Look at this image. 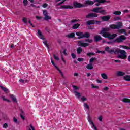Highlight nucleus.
<instances>
[{
  "label": "nucleus",
  "mask_w": 130,
  "mask_h": 130,
  "mask_svg": "<svg viewBox=\"0 0 130 130\" xmlns=\"http://www.w3.org/2000/svg\"><path fill=\"white\" fill-rule=\"evenodd\" d=\"M71 56H72V58H73V59L76 58V54H75V53H72Z\"/></svg>",
  "instance_id": "61"
},
{
  "label": "nucleus",
  "mask_w": 130,
  "mask_h": 130,
  "mask_svg": "<svg viewBox=\"0 0 130 130\" xmlns=\"http://www.w3.org/2000/svg\"><path fill=\"white\" fill-rule=\"evenodd\" d=\"M85 42H88L89 43H92V42H93V40L85 39Z\"/></svg>",
  "instance_id": "48"
},
{
  "label": "nucleus",
  "mask_w": 130,
  "mask_h": 130,
  "mask_svg": "<svg viewBox=\"0 0 130 130\" xmlns=\"http://www.w3.org/2000/svg\"><path fill=\"white\" fill-rule=\"evenodd\" d=\"M122 27V23L121 22H118L117 25L115 24H111L110 25V28H111V29H120V28H121Z\"/></svg>",
  "instance_id": "5"
},
{
  "label": "nucleus",
  "mask_w": 130,
  "mask_h": 130,
  "mask_svg": "<svg viewBox=\"0 0 130 130\" xmlns=\"http://www.w3.org/2000/svg\"><path fill=\"white\" fill-rule=\"evenodd\" d=\"M0 88L1 89H2V91H4V92H5V93H6V94H8V93L10 92L8 88L4 87L3 86H0Z\"/></svg>",
  "instance_id": "19"
},
{
  "label": "nucleus",
  "mask_w": 130,
  "mask_h": 130,
  "mask_svg": "<svg viewBox=\"0 0 130 130\" xmlns=\"http://www.w3.org/2000/svg\"><path fill=\"white\" fill-rule=\"evenodd\" d=\"M59 73H60V75H61L62 78H64V76H63V73H62V72H61V71L60 70V69H59L58 70Z\"/></svg>",
  "instance_id": "56"
},
{
  "label": "nucleus",
  "mask_w": 130,
  "mask_h": 130,
  "mask_svg": "<svg viewBox=\"0 0 130 130\" xmlns=\"http://www.w3.org/2000/svg\"><path fill=\"white\" fill-rule=\"evenodd\" d=\"M0 88L1 89H2V91H4V92H5V93H6V94H8V93L10 92L8 88L4 87L3 86H0Z\"/></svg>",
  "instance_id": "18"
},
{
  "label": "nucleus",
  "mask_w": 130,
  "mask_h": 130,
  "mask_svg": "<svg viewBox=\"0 0 130 130\" xmlns=\"http://www.w3.org/2000/svg\"><path fill=\"white\" fill-rule=\"evenodd\" d=\"M96 53H101V54H105V51H99L98 50L96 51Z\"/></svg>",
  "instance_id": "42"
},
{
  "label": "nucleus",
  "mask_w": 130,
  "mask_h": 130,
  "mask_svg": "<svg viewBox=\"0 0 130 130\" xmlns=\"http://www.w3.org/2000/svg\"><path fill=\"white\" fill-rule=\"evenodd\" d=\"M8 127L9 125H8V123H4L3 125V128H8Z\"/></svg>",
  "instance_id": "45"
},
{
  "label": "nucleus",
  "mask_w": 130,
  "mask_h": 130,
  "mask_svg": "<svg viewBox=\"0 0 130 130\" xmlns=\"http://www.w3.org/2000/svg\"><path fill=\"white\" fill-rule=\"evenodd\" d=\"M63 53L66 56L68 55V53H67V49H64V50L63 51Z\"/></svg>",
  "instance_id": "54"
},
{
  "label": "nucleus",
  "mask_w": 130,
  "mask_h": 130,
  "mask_svg": "<svg viewBox=\"0 0 130 130\" xmlns=\"http://www.w3.org/2000/svg\"><path fill=\"white\" fill-rule=\"evenodd\" d=\"M44 20H45V21H48V20H51V17H50V16L49 15H46L44 16Z\"/></svg>",
  "instance_id": "31"
},
{
  "label": "nucleus",
  "mask_w": 130,
  "mask_h": 130,
  "mask_svg": "<svg viewBox=\"0 0 130 130\" xmlns=\"http://www.w3.org/2000/svg\"><path fill=\"white\" fill-rule=\"evenodd\" d=\"M74 94H75V96H76L77 98H80V97H81V93L78 92L77 91H74Z\"/></svg>",
  "instance_id": "26"
},
{
  "label": "nucleus",
  "mask_w": 130,
  "mask_h": 130,
  "mask_svg": "<svg viewBox=\"0 0 130 130\" xmlns=\"http://www.w3.org/2000/svg\"><path fill=\"white\" fill-rule=\"evenodd\" d=\"M95 60H97V58L96 57H92L89 60L90 63H93V62L95 61Z\"/></svg>",
  "instance_id": "32"
},
{
  "label": "nucleus",
  "mask_w": 130,
  "mask_h": 130,
  "mask_svg": "<svg viewBox=\"0 0 130 130\" xmlns=\"http://www.w3.org/2000/svg\"><path fill=\"white\" fill-rule=\"evenodd\" d=\"M91 87L93 89H99V86H95V85L92 84H91Z\"/></svg>",
  "instance_id": "44"
},
{
  "label": "nucleus",
  "mask_w": 130,
  "mask_h": 130,
  "mask_svg": "<svg viewBox=\"0 0 130 130\" xmlns=\"http://www.w3.org/2000/svg\"><path fill=\"white\" fill-rule=\"evenodd\" d=\"M124 80L127 81V82H130V75H126L123 77Z\"/></svg>",
  "instance_id": "25"
},
{
  "label": "nucleus",
  "mask_w": 130,
  "mask_h": 130,
  "mask_svg": "<svg viewBox=\"0 0 130 130\" xmlns=\"http://www.w3.org/2000/svg\"><path fill=\"white\" fill-rule=\"evenodd\" d=\"M24 6H26L28 5V0H23Z\"/></svg>",
  "instance_id": "50"
},
{
  "label": "nucleus",
  "mask_w": 130,
  "mask_h": 130,
  "mask_svg": "<svg viewBox=\"0 0 130 130\" xmlns=\"http://www.w3.org/2000/svg\"><path fill=\"white\" fill-rule=\"evenodd\" d=\"M114 21H118L119 20H121V18L119 17H115L114 18Z\"/></svg>",
  "instance_id": "51"
},
{
  "label": "nucleus",
  "mask_w": 130,
  "mask_h": 130,
  "mask_svg": "<svg viewBox=\"0 0 130 130\" xmlns=\"http://www.w3.org/2000/svg\"><path fill=\"white\" fill-rule=\"evenodd\" d=\"M99 13L102 14L103 15H106V14H107L106 11L104 10H100Z\"/></svg>",
  "instance_id": "36"
},
{
  "label": "nucleus",
  "mask_w": 130,
  "mask_h": 130,
  "mask_svg": "<svg viewBox=\"0 0 130 130\" xmlns=\"http://www.w3.org/2000/svg\"><path fill=\"white\" fill-rule=\"evenodd\" d=\"M10 97L12 99L13 102L14 103H18V101H17V99L15 96V95L13 94H10Z\"/></svg>",
  "instance_id": "15"
},
{
  "label": "nucleus",
  "mask_w": 130,
  "mask_h": 130,
  "mask_svg": "<svg viewBox=\"0 0 130 130\" xmlns=\"http://www.w3.org/2000/svg\"><path fill=\"white\" fill-rule=\"evenodd\" d=\"M86 68L87 69V70H93L94 69L93 63H90L89 64H87V66H86Z\"/></svg>",
  "instance_id": "21"
},
{
  "label": "nucleus",
  "mask_w": 130,
  "mask_h": 130,
  "mask_svg": "<svg viewBox=\"0 0 130 130\" xmlns=\"http://www.w3.org/2000/svg\"><path fill=\"white\" fill-rule=\"evenodd\" d=\"M109 30H110L109 28H102L101 33L103 35V37H105V38H108V39L111 40L115 38V37L117 36V35L115 34L111 35V34L108 33V32Z\"/></svg>",
  "instance_id": "2"
},
{
  "label": "nucleus",
  "mask_w": 130,
  "mask_h": 130,
  "mask_svg": "<svg viewBox=\"0 0 130 130\" xmlns=\"http://www.w3.org/2000/svg\"><path fill=\"white\" fill-rule=\"evenodd\" d=\"M22 22H23L24 24H27L28 23V20H27V18L26 17H23L22 19Z\"/></svg>",
  "instance_id": "41"
},
{
  "label": "nucleus",
  "mask_w": 130,
  "mask_h": 130,
  "mask_svg": "<svg viewBox=\"0 0 130 130\" xmlns=\"http://www.w3.org/2000/svg\"><path fill=\"white\" fill-rule=\"evenodd\" d=\"M98 14L95 13H91L86 15V18L87 19H91V18H97Z\"/></svg>",
  "instance_id": "7"
},
{
  "label": "nucleus",
  "mask_w": 130,
  "mask_h": 130,
  "mask_svg": "<svg viewBox=\"0 0 130 130\" xmlns=\"http://www.w3.org/2000/svg\"><path fill=\"white\" fill-rule=\"evenodd\" d=\"M72 87L74 90V91H77L79 90V87L75 86V85H72Z\"/></svg>",
  "instance_id": "43"
},
{
  "label": "nucleus",
  "mask_w": 130,
  "mask_h": 130,
  "mask_svg": "<svg viewBox=\"0 0 130 130\" xmlns=\"http://www.w3.org/2000/svg\"><path fill=\"white\" fill-rule=\"evenodd\" d=\"M81 101L82 102H85V101H87V98H86V97L85 96H82L81 98Z\"/></svg>",
  "instance_id": "47"
},
{
  "label": "nucleus",
  "mask_w": 130,
  "mask_h": 130,
  "mask_svg": "<svg viewBox=\"0 0 130 130\" xmlns=\"http://www.w3.org/2000/svg\"><path fill=\"white\" fill-rule=\"evenodd\" d=\"M76 35L78 36L75 39H82V38H90L91 35L88 32H85L84 34L83 32L78 31L76 32Z\"/></svg>",
  "instance_id": "3"
},
{
  "label": "nucleus",
  "mask_w": 130,
  "mask_h": 130,
  "mask_svg": "<svg viewBox=\"0 0 130 130\" xmlns=\"http://www.w3.org/2000/svg\"><path fill=\"white\" fill-rule=\"evenodd\" d=\"M30 6L31 7H34V8H36L37 9L40 8L39 6H36L33 4H30Z\"/></svg>",
  "instance_id": "57"
},
{
  "label": "nucleus",
  "mask_w": 130,
  "mask_h": 130,
  "mask_svg": "<svg viewBox=\"0 0 130 130\" xmlns=\"http://www.w3.org/2000/svg\"><path fill=\"white\" fill-rule=\"evenodd\" d=\"M124 40H126V37L124 35H121L116 38L114 41L117 43H121V42H123Z\"/></svg>",
  "instance_id": "4"
},
{
  "label": "nucleus",
  "mask_w": 130,
  "mask_h": 130,
  "mask_svg": "<svg viewBox=\"0 0 130 130\" xmlns=\"http://www.w3.org/2000/svg\"><path fill=\"white\" fill-rule=\"evenodd\" d=\"M120 47H122L123 49H127V50H130V47H128L127 46L120 45Z\"/></svg>",
  "instance_id": "33"
},
{
  "label": "nucleus",
  "mask_w": 130,
  "mask_h": 130,
  "mask_svg": "<svg viewBox=\"0 0 130 130\" xmlns=\"http://www.w3.org/2000/svg\"><path fill=\"white\" fill-rule=\"evenodd\" d=\"M94 42H99V41H101L102 40V38L100 35L95 36L94 37Z\"/></svg>",
  "instance_id": "12"
},
{
  "label": "nucleus",
  "mask_w": 130,
  "mask_h": 130,
  "mask_svg": "<svg viewBox=\"0 0 130 130\" xmlns=\"http://www.w3.org/2000/svg\"><path fill=\"white\" fill-rule=\"evenodd\" d=\"M73 6L74 7V8H83L85 7V5L81 3H79L77 2H74L73 3Z\"/></svg>",
  "instance_id": "9"
},
{
  "label": "nucleus",
  "mask_w": 130,
  "mask_h": 130,
  "mask_svg": "<svg viewBox=\"0 0 130 130\" xmlns=\"http://www.w3.org/2000/svg\"><path fill=\"white\" fill-rule=\"evenodd\" d=\"M75 33L72 32L70 34H69L67 36V37H68V38H74L75 37Z\"/></svg>",
  "instance_id": "28"
},
{
  "label": "nucleus",
  "mask_w": 130,
  "mask_h": 130,
  "mask_svg": "<svg viewBox=\"0 0 130 130\" xmlns=\"http://www.w3.org/2000/svg\"><path fill=\"white\" fill-rule=\"evenodd\" d=\"M113 15H121V12L120 11H116L113 12Z\"/></svg>",
  "instance_id": "34"
},
{
  "label": "nucleus",
  "mask_w": 130,
  "mask_h": 130,
  "mask_svg": "<svg viewBox=\"0 0 130 130\" xmlns=\"http://www.w3.org/2000/svg\"><path fill=\"white\" fill-rule=\"evenodd\" d=\"M54 58L55 60H59V58H58V57L56 56V55H55V54L54 55Z\"/></svg>",
  "instance_id": "53"
},
{
  "label": "nucleus",
  "mask_w": 130,
  "mask_h": 130,
  "mask_svg": "<svg viewBox=\"0 0 130 130\" xmlns=\"http://www.w3.org/2000/svg\"><path fill=\"white\" fill-rule=\"evenodd\" d=\"M86 24L88 26L90 25H94V24H95V20H88Z\"/></svg>",
  "instance_id": "23"
},
{
  "label": "nucleus",
  "mask_w": 130,
  "mask_h": 130,
  "mask_svg": "<svg viewBox=\"0 0 130 130\" xmlns=\"http://www.w3.org/2000/svg\"><path fill=\"white\" fill-rule=\"evenodd\" d=\"M124 75H125V73L122 71H118L117 73V76H118V77H122L124 76Z\"/></svg>",
  "instance_id": "20"
},
{
  "label": "nucleus",
  "mask_w": 130,
  "mask_h": 130,
  "mask_svg": "<svg viewBox=\"0 0 130 130\" xmlns=\"http://www.w3.org/2000/svg\"><path fill=\"white\" fill-rule=\"evenodd\" d=\"M44 16H47L48 15V12H47V10H44L43 11Z\"/></svg>",
  "instance_id": "40"
},
{
  "label": "nucleus",
  "mask_w": 130,
  "mask_h": 130,
  "mask_svg": "<svg viewBox=\"0 0 130 130\" xmlns=\"http://www.w3.org/2000/svg\"><path fill=\"white\" fill-rule=\"evenodd\" d=\"M110 15H106L100 17L103 22H108L110 20Z\"/></svg>",
  "instance_id": "8"
},
{
  "label": "nucleus",
  "mask_w": 130,
  "mask_h": 130,
  "mask_svg": "<svg viewBox=\"0 0 130 130\" xmlns=\"http://www.w3.org/2000/svg\"><path fill=\"white\" fill-rule=\"evenodd\" d=\"M78 45L79 46H82V47H87V46H89V44L87 43H83V41H79Z\"/></svg>",
  "instance_id": "11"
},
{
  "label": "nucleus",
  "mask_w": 130,
  "mask_h": 130,
  "mask_svg": "<svg viewBox=\"0 0 130 130\" xmlns=\"http://www.w3.org/2000/svg\"><path fill=\"white\" fill-rule=\"evenodd\" d=\"M76 22H78V20H77V19L72 20L71 21V24H73L74 23H76Z\"/></svg>",
  "instance_id": "60"
},
{
  "label": "nucleus",
  "mask_w": 130,
  "mask_h": 130,
  "mask_svg": "<svg viewBox=\"0 0 130 130\" xmlns=\"http://www.w3.org/2000/svg\"><path fill=\"white\" fill-rule=\"evenodd\" d=\"M118 33H124V35H125L126 36H127V34L126 33L125 29H118Z\"/></svg>",
  "instance_id": "22"
},
{
  "label": "nucleus",
  "mask_w": 130,
  "mask_h": 130,
  "mask_svg": "<svg viewBox=\"0 0 130 130\" xmlns=\"http://www.w3.org/2000/svg\"><path fill=\"white\" fill-rule=\"evenodd\" d=\"M48 6V4L47 3H44L43 4L42 7L44 8H46Z\"/></svg>",
  "instance_id": "63"
},
{
  "label": "nucleus",
  "mask_w": 130,
  "mask_h": 130,
  "mask_svg": "<svg viewBox=\"0 0 130 130\" xmlns=\"http://www.w3.org/2000/svg\"><path fill=\"white\" fill-rule=\"evenodd\" d=\"M87 117H88V122H89V123L91 124L92 128H93V129L94 130H98V129H97V127L96 126V125L94 124V122H93V121L91 120V117H90L88 115Z\"/></svg>",
  "instance_id": "6"
},
{
  "label": "nucleus",
  "mask_w": 130,
  "mask_h": 130,
  "mask_svg": "<svg viewBox=\"0 0 130 130\" xmlns=\"http://www.w3.org/2000/svg\"><path fill=\"white\" fill-rule=\"evenodd\" d=\"M2 99L4 101H7V102H11V101H10L9 100H8L7 99H6V98L5 97V96L3 95L1 97Z\"/></svg>",
  "instance_id": "39"
},
{
  "label": "nucleus",
  "mask_w": 130,
  "mask_h": 130,
  "mask_svg": "<svg viewBox=\"0 0 130 130\" xmlns=\"http://www.w3.org/2000/svg\"><path fill=\"white\" fill-rule=\"evenodd\" d=\"M94 3H96V2L92 1L91 0H86L85 1L84 5L85 6H93Z\"/></svg>",
  "instance_id": "10"
},
{
  "label": "nucleus",
  "mask_w": 130,
  "mask_h": 130,
  "mask_svg": "<svg viewBox=\"0 0 130 130\" xmlns=\"http://www.w3.org/2000/svg\"><path fill=\"white\" fill-rule=\"evenodd\" d=\"M76 51L78 54H81V53H82V51H83V49H82V48L81 47H78Z\"/></svg>",
  "instance_id": "30"
},
{
  "label": "nucleus",
  "mask_w": 130,
  "mask_h": 130,
  "mask_svg": "<svg viewBox=\"0 0 130 130\" xmlns=\"http://www.w3.org/2000/svg\"><path fill=\"white\" fill-rule=\"evenodd\" d=\"M94 2H96L99 4H104V3H110V1H106V0H94Z\"/></svg>",
  "instance_id": "17"
},
{
  "label": "nucleus",
  "mask_w": 130,
  "mask_h": 130,
  "mask_svg": "<svg viewBox=\"0 0 130 130\" xmlns=\"http://www.w3.org/2000/svg\"><path fill=\"white\" fill-rule=\"evenodd\" d=\"M101 76L104 80H107V79H108V76H107V75L105 73L101 74Z\"/></svg>",
  "instance_id": "24"
},
{
  "label": "nucleus",
  "mask_w": 130,
  "mask_h": 130,
  "mask_svg": "<svg viewBox=\"0 0 130 130\" xmlns=\"http://www.w3.org/2000/svg\"><path fill=\"white\" fill-rule=\"evenodd\" d=\"M20 111L21 112V114H22L23 115H25V113L24 112V111H23L22 108L20 109Z\"/></svg>",
  "instance_id": "55"
},
{
  "label": "nucleus",
  "mask_w": 130,
  "mask_h": 130,
  "mask_svg": "<svg viewBox=\"0 0 130 130\" xmlns=\"http://www.w3.org/2000/svg\"><path fill=\"white\" fill-rule=\"evenodd\" d=\"M86 55L87 56H89V57H91V56H93L95 55V54L94 53L89 52L87 53Z\"/></svg>",
  "instance_id": "37"
},
{
  "label": "nucleus",
  "mask_w": 130,
  "mask_h": 130,
  "mask_svg": "<svg viewBox=\"0 0 130 130\" xmlns=\"http://www.w3.org/2000/svg\"><path fill=\"white\" fill-rule=\"evenodd\" d=\"M38 36H39V38H40V39H42V40H44L45 39V38H44V37H43V35H42V32H41V30H38Z\"/></svg>",
  "instance_id": "14"
},
{
  "label": "nucleus",
  "mask_w": 130,
  "mask_h": 130,
  "mask_svg": "<svg viewBox=\"0 0 130 130\" xmlns=\"http://www.w3.org/2000/svg\"><path fill=\"white\" fill-rule=\"evenodd\" d=\"M64 2H66V0H62L61 2L59 3H58L56 4V6H60V5H62V4H64Z\"/></svg>",
  "instance_id": "46"
},
{
  "label": "nucleus",
  "mask_w": 130,
  "mask_h": 130,
  "mask_svg": "<svg viewBox=\"0 0 130 130\" xmlns=\"http://www.w3.org/2000/svg\"><path fill=\"white\" fill-rule=\"evenodd\" d=\"M102 9H103V8L101 7L94 8L91 10V12H93V13H99L100 10H102Z\"/></svg>",
  "instance_id": "13"
},
{
  "label": "nucleus",
  "mask_w": 130,
  "mask_h": 130,
  "mask_svg": "<svg viewBox=\"0 0 130 130\" xmlns=\"http://www.w3.org/2000/svg\"><path fill=\"white\" fill-rule=\"evenodd\" d=\"M80 27V24H75L73 26H72V29L73 30H76V29H78Z\"/></svg>",
  "instance_id": "27"
},
{
  "label": "nucleus",
  "mask_w": 130,
  "mask_h": 130,
  "mask_svg": "<svg viewBox=\"0 0 130 130\" xmlns=\"http://www.w3.org/2000/svg\"><path fill=\"white\" fill-rule=\"evenodd\" d=\"M20 117L22 120H25V117H24V115L20 114Z\"/></svg>",
  "instance_id": "58"
},
{
  "label": "nucleus",
  "mask_w": 130,
  "mask_h": 130,
  "mask_svg": "<svg viewBox=\"0 0 130 130\" xmlns=\"http://www.w3.org/2000/svg\"><path fill=\"white\" fill-rule=\"evenodd\" d=\"M84 108H86V109H90V107L89 106L88 104L86 103H84Z\"/></svg>",
  "instance_id": "38"
},
{
  "label": "nucleus",
  "mask_w": 130,
  "mask_h": 130,
  "mask_svg": "<svg viewBox=\"0 0 130 130\" xmlns=\"http://www.w3.org/2000/svg\"><path fill=\"white\" fill-rule=\"evenodd\" d=\"M19 82L22 84H25V83H29V80H23L22 79L19 80Z\"/></svg>",
  "instance_id": "29"
},
{
  "label": "nucleus",
  "mask_w": 130,
  "mask_h": 130,
  "mask_svg": "<svg viewBox=\"0 0 130 130\" xmlns=\"http://www.w3.org/2000/svg\"><path fill=\"white\" fill-rule=\"evenodd\" d=\"M78 61H79V62H81L82 61H84V58H79L77 59Z\"/></svg>",
  "instance_id": "52"
},
{
  "label": "nucleus",
  "mask_w": 130,
  "mask_h": 130,
  "mask_svg": "<svg viewBox=\"0 0 130 130\" xmlns=\"http://www.w3.org/2000/svg\"><path fill=\"white\" fill-rule=\"evenodd\" d=\"M105 51H107L108 53H110L111 54H117V58H121V59H126L127 58V53L120 49H116L115 50L114 49H110L109 47H107L105 48Z\"/></svg>",
  "instance_id": "1"
},
{
  "label": "nucleus",
  "mask_w": 130,
  "mask_h": 130,
  "mask_svg": "<svg viewBox=\"0 0 130 130\" xmlns=\"http://www.w3.org/2000/svg\"><path fill=\"white\" fill-rule=\"evenodd\" d=\"M73 6L71 5H62L60 7V9H73Z\"/></svg>",
  "instance_id": "16"
},
{
  "label": "nucleus",
  "mask_w": 130,
  "mask_h": 130,
  "mask_svg": "<svg viewBox=\"0 0 130 130\" xmlns=\"http://www.w3.org/2000/svg\"><path fill=\"white\" fill-rule=\"evenodd\" d=\"M13 121L14 122H15V123H17L18 122V119H17L16 118V117H13Z\"/></svg>",
  "instance_id": "59"
},
{
  "label": "nucleus",
  "mask_w": 130,
  "mask_h": 130,
  "mask_svg": "<svg viewBox=\"0 0 130 130\" xmlns=\"http://www.w3.org/2000/svg\"><path fill=\"white\" fill-rule=\"evenodd\" d=\"M114 62L120 63V62H121V61L120 60H114Z\"/></svg>",
  "instance_id": "62"
},
{
  "label": "nucleus",
  "mask_w": 130,
  "mask_h": 130,
  "mask_svg": "<svg viewBox=\"0 0 130 130\" xmlns=\"http://www.w3.org/2000/svg\"><path fill=\"white\" fill-rule=\"evenodd\" d=\"M96 24V25H100L101 24V21H98V20H94V24Z\"/></svg>",
  "instance_id": "49"
},
{
  "label": "nucleus",
  "mask_w": 130,
  "mask_h": 130,
  "mask_svg": "<svg viewBox=\"0 0 130 130\" xmlns=\"http://www.w3.org/2000/svg\"><path fill=\"white\" fill-rule=\"evenodd\" d=\"M98 120H99L100 121H102V116H100L98 117Z\"/></svg>",
  "instance_id": "64"
},
{
  "label": "nucleus",
  "mask_w": 130,
  "mask_h": 130,
  "mask_svg": "<svg viewBox=\"0 0 130 130\" xmlns=\"http://www.w3.org/2000/svg\"><path fill=\"white\" fill-rule=\"evenodd\" d=\"M122 101L123 102H125V103H130V100L129 99L124 98Z\"/></svg>",
  "instance_id": "35"
}]
</instances>
